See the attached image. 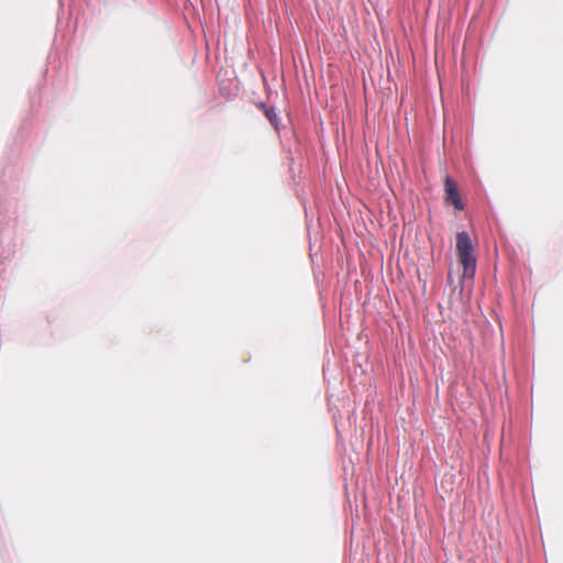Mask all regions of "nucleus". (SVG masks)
<instances>
[{
  "label": "nucleus",
  "mask_w": 563,
  "mask_h": 563,
  "mask_svg": "<svg viewBox=\"0 0 563 563\" xmlns=\"http://www.w3.org/2000/svg\"><path fill=\"white\" fill-rule=\"evenodd\" d=\"M456 249L463 267L462 279H473L476 272V260L473 255V244L466 232L457 233Z\"/></svg>",
  "instance_id": "obj_1"
},
{
  "label": "nucleus",
  "mask_w": 563,
  "mask_h": 563,
  "mask_svg": "<svg viewBox=\"0 0 563 563\" xmlns=\"http://www.w3.org/2000/svg\"><path fill=\"white\" fill-rule=\"evenodd\" d=\"M445 191L448 195V199L459 209L462 210L464 208L457 192V188L455 183L450 178L446 177L445 179Z\"/></svg>",
  "instance_id": "obj_2"
},
{
  "label": "nucleus",
  "mask_w": 563,
  "mask_h": 563,
  "mask_svg": "<svg viewBox=\"0 0 563 563\" xmlns=\"http://www.w3.org/2000/svg\"><path fill=\"white\" fill-rule=\"evenodd\" d=\"M266 114H267V118L269 119V121H271L272 123H274L275 114H273V113H272V111H268Z\"/></svg>",
  "instance_id": "obj_3"
}]
</instances>
